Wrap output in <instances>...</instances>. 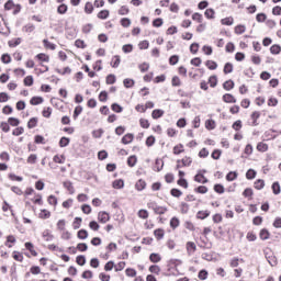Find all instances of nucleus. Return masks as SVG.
Masks as SVG:
<instances>
[{
	"label": "nucleus",
	"instance_id": "1",
	"mask_svg": "<svg viewBox=\"0 0 281 281\" xmlns=\"http://www.w3.org/2000/svg\"><path fill=\"white\" fill-rule=\"evenodd\" d=\"M147 207L149 210H153V212H155L156 214H159V215L168 212L167 207L158 205L157 202H155V201L148 202Z\"/></svg>",
	"mask_w": 281,
	"mask_h": 281
},
{
	"label": "nucleus",
	"instance_id": "2",
	"mask_svg": "<svg viewBox=\"0 0 281 281\" xmlns=\"http://www.w3.org/2000/svg\"><path fill=\"white\" fill-rule=\"evenodd\" d=\"M111 220V216L109 215V213L106 212H99L98 214V221L99 223H109V221Z\"/></svg>",
	"mask_w": 281,
	"mask_h": 281
},
{
	"label": "nucleus",
	"instance_id": "3",
	"mask_svg": "<svg viewBox=\"0 0 281 281\" xmlns=\"http://www.w3.org/2000/svg\"><path fill=\"white\" fill-rule=\"evenodd\" d=\"M186 247L188 256H192V254L196 251V244H194L193 241H188Z\"/></svg>",
	"mask_w": 281,
	"mask_h": 281
},
{
	"label": "nucleus",
	"instance_id": "4",
	"mask_svg": "<svg viewBox=\"0 0 281 281\" xmlns=\"http://www.w3.org/2000/svg\"><path fill=\"white\" fill-rule=\"evenodd\" d=\"M63 186L69 192V194H75L76 188H74V183L71 181H65Z\"/></svg>",
	"mask_w": 281,
	"mask_h": 281
},
{
	"label": "nucleus",
	"instance_id": "5",
	"mask_svg": "<svg viewBox=\"0 0 281 281\" xmlns=\"http://www.w3.org/2000/svg\"><path fill=\"white\" fill-rule=\"evenodd\" d=\"M133 139H135V136L133 134L128 133L122 137L121 144H125V145L131 144L133 142Z\"/></svg>",
	"mask_w": 281,
	"mask_h": 281
},
{
	"label": "nucleus",
	"instance_id": "6",
	"mask_svg": "<svg viewBox=\"0 0 281 281\" xmlns=\"http://www.w3.org/2000/svg\"><path fill=\"white\" fill-rule=\"evenodd\" d=\"M270 236H271V233H269V229L267 228H262L259 233V238L261 240H269Z\"/></svg>",
	"mask_w": 281,
	"mask_h": 281
},
{
	"label": "nucleus",
	"instance_id": "7",
	"mask_svg": "<svg viewBox=\"0 0 281 281\" xmlns=\"http://www.w3.org/2000/svg\"><path fill=\"white\" fill-rule=\"evenodd\" d=\"M42 236L44 240H46V243H52V240H54V235H52V232L49 229H45L42 233Z\"/></svg>",
	"mask_w": 281,
	"mask_h": 281
},
{
	"label": "nucleus",
	"instance_id": "8",
	"mask_svg": "<svg viewBox=\"0 0 281 281\" xmlns=\"http://www.w3.org/2000/svg\"><path fill=\"white\" fill-rule=\"evenodd\" d=\"M223 102H226L227 104H236V98L229 93H226L223 95Z\"/></svg>",
	"mask_w": 281,
	"mask_h": 281
},
{
	"label": "nucleus",
	"instance_id": "9",
	"mask_svg": "<svg viewBox=\"0 0 281 281\" xmlns=\"http://www.w3.org/2000/svg\"><path fill=\"white\" fill-rule=\"evenodd\" d=\"M194 181H196V183H207L210 180H207V178H205V176L203 173H198L194 176Z\"/></svg>",
	"mask_w": 281,
	"mask_h": 281
},
{
	"label": "nucleus",
	"instance_id": "10",
	"mask_svg": "<svg viewBox=\"0 0 281 281\" xmlns=\"http://www.w3.org/2000/svg\"><path fill=\"white\" fill-rule=\"evenodd\" d=\"M120 63H122L120 55H115L112 57L111 67H113V69H117V67H120Z\"/></svg>",
	"mask_w": 281,
	"mask_h": 281
},
{
	"label": "nucleus",
	"instance_id": "11",
	"mask_svg": "<svg viewBox=\"0 0 281 281\" xmlns=\"http://www.w3.org/2000/svg\"><path fill=\"white\" fill-rule=\"evenodd\" d=\"M154 170H156V172H161V170H164V160L157 158L154 165Z\"/></svg>",
	"mask_w": 281,
	"mask_h": 281
},
{
	"label": "nucleus",
	"instance_id": "12",
	"mask_svg": "<svg viewBox=\"0 0 281 281\" xmlns=\"http://www.w3.org/2000/svg\"><path fill=\"white\" fill-rule=\"evenodd\" d=\"M77 238H79V240H87V238H89V232H87V229L78 231Z\"/></svg>",
	"mask_w": 281,
	"mask_h": 281
},
{
	"label": "nucleus",
	"instance_id": "13",
	"mask_svg": "<svg viewBox=\"0 0 281 281\" xmlns=\"http://www.w3.org/2000/svg\"><path fill=\"white\" fill-rule=\"evenodd\" d=\"M266 258L271 267H276L278 265V258H276V256L273 255L269 256V254H266Z\"/></svg>",
	"mask_w": 281,
	"mask_h": 281
},
{
	"label": "nucleus",
	"instance_id": "14",
	"mask_svg": "<svg viewBox=\"0 0 281 281\" xmlns=\"http://www.w3.org/2000/svg\"><path fill=\"white\" fill-rule=\"evenodd\" d=\"M153 120H159V117H164V110L156 109L151 112Z\"/></svg>",
	"mask_w": 281,
	"mask_h": 281
},
{
	"label": "nucleus",
	"instance_id": "15",
	"mask_svg": "<svg viewBox=\"0 0 281 281\" xmlns=\"http://www.w3.org/2000/svg\"><path fill=\"white\" fill-rule=\"evenodd\" d=\"M25 248L27 249V251H30V254L34 257L38 256V252H36V250H34V244L26 241L25 243Z\"/></svg>",
	"mask_w": 281,
	"mask_h": 281
},
{
	"label": "nucleus",
	"instance_id": "16",
	"mask_svg": "<svg viewBox=\"0 0 281 281\" xmlns=\"http://www.w3.org/2000/svg\"><path fill=\"white\" fill-rule=\"evenodd\" d=\"M43 102H44L43 97H33L30 100V104H32L33 106H37V104H43Z\"/></svg>",
	"mask_w": 281,
	"mask_h": 281
},
{
	"label": "nucleus",
	"instance_id": "17",
	"mask_svg": "<svg viewBox=\"0 0 281 281\" xmlns=\"http://www.w3.org/2000/svg\"><path fill=\"white\" fill-rule=\"evenodd\" d=\"M135 189L138 191V192H142V190H146V181L139 179L136 184H135Z\"/></svg>",
	"mask_w": 281,
	"mask_h": 281
},
{
	"label": "nucleus",
	"instance_id": "18",
	"mask_svg": "<svg viewBox=\"0 0 281 281\" xmlns=\"http://www.w3.org/2000/svg\"><path fill=\"white\" fill-rule=\"evenodd\" d=\"M136 165H137V156L135 155L130 156L127 158V166H130V168H135Z\"/></svg>",
	"mask_w": 281,
	"mask_h": 281
},
{
	"label": "nucleus",
	"instance_id": "19",
	"mask_svg": "<svg viewBox=\"0 0 281 281\" xmlns=\"http://www.w3.org/2000/svg\"><path fill=\"white\" fill-rule=\"evenodd\" d=\"M71 142V139H69V137H65L63 136L60 139H59V147L60 148H67V146H69V143Z\"/></svg>",
	"mask_w": 281,
	"mask_h": 281
},
{
	"label": "nucleus",
	"instance_id": "20",
	"mask_svg": "<svg viewBox=\"0 0 281 281\" xmlns=\"http://www.w3.org/2000/svg\"><path fill=\"white\" fill-rule=\"evenodd\" d=\"M112 187L115 190H122V188H124V180H122V179L114 180L113 183H112Z\"/></svg>",
	"mask_w": 281,
	"mask_h": 281
},
{
	"label": "nucleus",
	"instance_id": "21",
	"mask_svg": "<svg viewBox=\"0 0 281 281\" xmlns=\"http://www.w3.org/2000/svg\"><path fill=\"white\" fill-rule=\"evenodd\" d=\"M76 262L77 265H79V267H85V265H87V257H85L83 255H79L76 258Z\"/></svg>",
	"mask_w": 281,
	"mask_h": 281
},
{
	"label": "nucleus",
	"instance_id": "22",
	"mask_svg": "<svg viewBox=\"0 0 281 281\" xmlns=\"http://www.w3.org/2000/svg\"><path fill=\"white\" fill-rule=\"evenodd\" d=\"M210 216V211H199L196 213V218H200V221H205Z\"/></svg>",
	"mask_w": 281,
	"mask_h": 281
},
{
	"label": "nucleus",
	"instance_id": "23",
	"mask_svg": "<svg viewBox=\"0 0 281 281\" xmlns=\"http://www.w3.org/2000/svg\"><path fill=\"white\" fill-rule=\"evenodd\" d=\"M149 260L154 263L161 262V256L157 252L150 254Z\"/></svg>",
	"mask_w": 281,
	"mask_h": 281
},
{
	"label": "nucleus",
	"instance_id": "24",
	"mask_svg": "<svg viewBox=\"0 0 281 281\" xmlns=\"http://www.w3.org/2000/svg\"><path fill=\"white\" fill-rule=\"evenodd\" d=\"M257 150L259 153H267V150H269V145H267L266 143L260 142L257 145Z\"/></svg>",
	"mask_w": 281,
	"mask_h": 281
},
{
	"label": "nucleus",
	"instance_id": "25",
	"mask_svg": "<svg viewBox=\"0 0 281 281\" xmlns=\"http://www.w3.org/2000/svg\"><path fill=\"white\" fill-rule=\"evenodd\" d=\"M37 60L41 63H49V56H47L45 53H40L36 55Z\"/></svg>",
	"mask_w": 281,
	"mask_h": 281
},
{
	"label": "nucleus",
	"instance_id": "26",
	"mask_svg": "<svg viewBox=\"0 0 281 281\" xmlns=\"http://www.w3.org/2000/svg\"><path fill=\"white\" fill-rule=\"evenodd\" d=\"M223 89H225V91H232V89H234V81L232 79L225 81L223 83Z\"/></svg>",
	"mask_w": 281,
	"mask_h": 281
},
{
	"label": "nucleus",
	"instance_id": "27",
	"mask_svg": "<svg viewBox=\"0 0 281 281\" xmlns=\"http://www.w3.org/2000/svg\"><path fill=\"white\" fill-rule=\"evenodd\" d=\"M238 179V173L236 171H229L226 175V181H236Z\"/></svg>",
	"mask_w": 281,
	"mask_h": 281
},
{
	"label": "nucleus",
	"instance_id": "28",
	"mask_svg": "<svg viewBox=\"0 0 281 281\" xmlns=\"http://www.w3.org/2000/svg\"><path fill=\"white\" fill-rule=\"evenodd\" d=\"M37 125H38V117H32L27 122V128H36Z\"/></svg>",
	"mask_w": 281,
	"mask_h": 281
},
{
	"label": "nucleus",
	"instance_id": "29",
	"mask_svg": "<svg viewBox=\"0 0 281 281\" xmlns=\"http://www.w3.org/2000/svg\"><path fill=\"white\" fill-rule=\"evenodd\" d=\"M209 85L210 87H212V89H214L216 85H218V78L216 77V75H213L209 78Z\"/></svg>",
	"mask_w": 281,
	"mask_h": 281
},
{
	"label": "nucleus",
	"instance_id": "30",
	"mask_svg": "<svg viewBox=\"0 0 281 281\" xmlns=\"http://www.w3.org/2000/svg\"><path fill=\"white\" fill-rule=\"evenodd\" d=\"M23 32H26L27 34H32V32H34V30H36V26L32 23H29L26 25L23 26Z\"/></svg>",
	"mask_w": 281,
	"mask_h": 281
},
{
	"label": "nucleus",
	"instance_id": "31",
	"mask_svg": "<svg viewBox=\"0 0 281 281\" xmlns=\"http://www.w3.org/2000/svg\"><path fill=\"white\" fill-rule=\"evenodd\" d=\"M123 85L125 89H131L132 87L135 86V80L126 78L123 80Z\"/></svg>",
	"mask_w": 281,
	"mask_h": 281
},
{
	"label": "nucleus",
	"instance_id": "32",
	"mask_svg": "<svg viewBox=\"0 0 281 281\" xmlns=\"http://www.w3.org/2000/svg\"><path fill=\"white\" fill-rule=\"evenodd\" d=\"M154 235L157 238V240H161L165 236V232L162 228H157L154 231Z\"/></svg>",
	"mask_w": 281,
	"mask_h": 281
},
{
	"label": "nucleus",
	"instance_id": "33",
	"mask_svg": "<svg viewBox=\"0 0 281 281\" xmlns=\"http://www.w3.org/2000/svg\"><path fill=\"white\" fill-rule=\"evenodd\" d=\"M258 119H260V112L255 111L251 114L252 126H258Z\"/></svg>",
	"mask_w": 281,
	"mask_h": 281
},
{
	"label": "nucleus",
	"instance_id": "34",
	"mask_svg": "<svg viewBox=\"0 0 281 281\" xmlns=\"http://www.w3.org/2000/svg\"><path fill=\"white\" fill-rule=\"evenodd\" d=\"M205 66L211 71H214V69H216L218 67V64H216V61H214V60H206Z\"/></svg>",
	"mask_w": 281,
	"mask_h": 281
},
{
	"label": "nucleus",
	"instance_id": "35",
	"mask_svg": "<svg viewBox=\"0 0 281 281\" xmlns=\"http://www.w3.org/2000/svg\"><path fill=\"white\" fill-rule=\"evenodd\" d=\"M109 10H101L99 13H98V19H101L102 21L109 19Z\"/></svg>",
	"mask_w": 281,
	"mask_h": 281
},
{
	"label": "nucleus",
	"instance_id": "36",
	"mask_svg": "<svg viewBox=\"0 0 281 281\" xmlns=\"http://www.w3.org/2000/svg\"><path fill=\"white\" fill-rule=\"evenodd\" d=\"M205 127L209 130V131H214L216 128V122H214V120H207L205 122Z\"/></svg>",
	"mask_w": 281,
	"mask_h": 281
},
{
	"label": "nucleus",
	"instance_id": "37",
	"mask_svg": "<svg viewBox=\"0 0 281 281\" xmlns=\"http://www.w3.org/2000/svg\"><path fill=\"white\" fill-rule=\"evenodd\" d=\"M116 80L117 79H116L115 75L110 74L106 76L105 82H106V85H115Z\"/></svg>",
	"mask_w": 281,
	"mask_h": 281
},
{
	"label": "nucleus",
	"instance_id": "38",
	"mask_svg": "<svg viewBox=\"0 0 281 281\" xmlns=\"http://www.w3.org/2000/svg\"><path fill=\"white\" fill-rule=\"evenodd\" d=\"M67 10H69V8H68L67 4H65V3H61V4L57 8L58 14H67Z\"/></svg>",
	"mask_w": 281,
	"mask_h": 281
},
{
	"label": "nucleus",
	"instance_id": "39",
	"mask_svg": "<svg viewBox=\"0 0 281 281\" xmlns=\"http://www.w3.org/2000/svg\"><path fill=\"white\" fill-rule=\"evenodd\" d=\"M111 109L114 111V113H122V111H124V108H122V105L119 103H112Z\"/></svg>",
	"mask_w": 281,
	"mask_h": 281
},
{
	"label": "nucleus",
	"instance_id": "40",
	"mask_svg": "<svg viewBox=\"0 0 281 281\" xmlns=\"http://www.w3.org/2000/svg\"><path fill=\"white\" fill-rule=\"evenodd\" d=\"M178 164H182V166L188 167L192 164V158L184 157L181 160H178Z\"/></svg>",
	"mask_w": 281,
	"mask_h": 281
},
{
	"label": "nucleus",
	"instance_id": "41",
	"mask_svg": "<svg viewBox=\"0 0 281 281\" xmlns=\"http://www.w3.org/2000/svg\"><path fill=\"white\" fill-rule=\"evenodd\" d=\"M81 278L83 280H91V278H93V272L91 270H86L82 272Z\"/></svg>",
	"mask_w": 281,
	"mask_h": 281
},
{
	"label": "nucleus",
	"instance_id": "42",
	"mask_svg": "<svg viewBox=\"0 0 281 281\" xmlns=\"http://www.w3.org/2000/svg\"><path fill=\"white\" fill-rule=\"evenodd\" d=\"M272 192L276 195L280 194V192H281L280 182L272 183Z\"/></svg>",
	"mask_w": 281,
	"mask_h": 281
},
{
	"label": "nucleus",
	"instance_id": "43",
	"mask_svg": "<svg viewBox=\"0 0 281 281\" xmlns=\"http://www.w3.org/2000/svg\"><path fill=\"white\" fill-rule=\"evenodd\" d=\"M281 52V47L278 44H274L270 47V54L278 55Z\"/></svg>",
	"mask_w": 281,
	"mask_h": 281
},
{
	"label": "nucleus",
	"instance_id": "44",
	"mask_svg": "<svg viewBox=\"0 0 281 281\" xmlns=\"http://www.w3.org/2000/svg\"><path fill=\"white\" fill-rule=\"evenodd\" d=\"M234 71V65L232 63H226L224 65V74H232Z\"/></svg>",
	"mask_w": 281,
	"mask_h": 281
},
{
	"label": "nucleus",
	"instance_id": "45",
	"mask_svg": "<svg viewBox=\"0 0 281 281\" xmlns=\"http://www.w3.org/2000/svg\"><path fill=\"white\" fill-rule=\"evenodd\" d=\"M86 14H93V3L87 2L85 5Z\"/></svg>",
	"mask_w": 281,
	"mask_h": 281
},
{
	"label": "nucleus",
	"instance_id": "46",
	"mask_svg": "<svg viewBox=\"0 0 281 281\" xmlns=\"http://www.w3.org/2000/svg\"><path fill=\"white\" fill-rule=\"evenodd\" d=\"M194 192H196L198 194H207V187L200 186L194 189Z\"/></svg>",
	"mask_w": 281,
	"mask_h": 281
},
{
	"label": "nucleus",
	"instance_id": "47",
	"mask_svg": "<svg viewBox=\"0 0 281 281\" xmlns=\"http://www.w3.org/2000/svg\"><path fill=\"white\" fill-rule=\"evenodd\" d=\"M32 85H34V77L32 76H26L24 78V86L25 87H32Z\"/></svg>",
	"mask_w": 281,
	"mask_h": 281
},
{
	"label": "nucleus",
	"instance_id": "48",
	"mask_svg": "<svg viewBox=\"0 0 281 281\" xmlns=\"http://www.w3.org/2000/svg\"><path fill=\"white\" fill-rule=\"evenodd\" d=\"M265 188V180L258 179L255 181V189L256 190H262Z\"/></svg>",
	"mask_w": 281,
	"mask_h": 281
},
{
	"label": "nucleus",
	"instance_id": "49",
	"mask_svg": "<svg viewBox=\"0 0 281 281\" xmlns=\"http://www.w3.org/2000/svg\"><path fill=\"white\" fill-rule=\"evenodd\" d=\"M179 225H180V221L177 217H172L170 220V227L172 229H177V227H179Z\"/></svg>",
	"mask_w": 281,
	"mask_h": 281
},
{
	"label": "nucleus",
	"instance_id": "50",
	"mask_svg": "<svg viewBox=\"0 0 281 281\" xmlns=\"http://www.w3.org/2000/svg\"><path fill=\"white\" fill-rule=\"evenodd\" d=\"M80 113H82V106L78 105L74 110V114H72L74 120H78V116L80 115Z\"/></svg>",
	"mask_w": 281,
	"mask_h": 281
},
{
	"label": "nucleus",
	"instance_id": "51",
	"mask_svg": "<svg viewBox=\"0 0 281 281\" xmlns=\"http://www.w3.org/2000/svg\"><path fill=\"white\" fill-rule=\"evenodd\" d=\"M247 27L243 24L235 26V34H245Z\"/></svg>",
	"mask_w": 281,
	"mask_h": 281
},
{
	"label": "nucleus",
	"instance_id": "52",
	"mask_svg": "<svg viewBox=\"0 0 281 281\" xmlns=\"http://www.w3.org/2000/svg\"><path fill=\"white\" fill-rule=\"evenodd\" d=\"M214 192L217 194H224L225 193V187L223 184H215L214 186Z\"/></svg>",
	"mask_w": 281,
	"mask_h": 281
},
{
	"label": "nucleus",
	"instance_id": "53",
	"mask_svg": "<svg viewBox=\"0 0 281 281\" xmlns=\"http://www.w3.org/2000/svg\"><path fill=\"white\" fill-rule=\"evenodd\" d=\"M256 175H257L256 170L249 169L246 172V179H248V180L256 179Z\"/></svg>",
	"mask_w": 281,
	"mask_h": 281
},
{
	"label": "nucleus",
	"instance_id": "54",
	"mask_svg": "<svg viewBox=\"0 0 281 281\" xmlns=\"http://www.w3.org/2000/svg\"><path fill=\"white\" fill-rule=\"evenodd\" d=\"M8 123L10 124V126H19V124H21V121H19V119L16 117H9Z\"/></svg>",
	"mask_w": 281,
	"mask_h": 281
},
{
	"label": "nucleus",
	"instance_id": "55",
	"mask_svg": "<svg viewBox=\"0 0 281 281\" xmlns=\"http://www.w3.org/2000/svg\"><path fill=\"white\" fill-rule=\"evenodd\" d=\"M172 87H181V79L178 76H173L171 79Z\"/></svg>",
	"mask_w": 281,
	"mask_h": 281
},
{
	"label": "nucleus",
	"instance_id": "56",
	"mask_svg": "<svg viewBox=\"0 0 281 281\" xmlns=\"http://www.w3.org/2000/svg\"><path fill=\"white\" fill-rule=\"evenodd\" d=\"M43 44H44V47H46V49H52V50L56 49V44H53L47 40H43Z\"/></svg>",
	"mask_w": 281,
	"mask_h": 281
},
{
	"label": "nucleus",
	"instance_id": "57",
	"mask_svg": "<svg viewBox=\"0 0 281 281\" xmlns=\"http://www.w3.org/2000/svg\"><path fill=\"white\" fill-rule=\"evenodd\" d=\"M192 19L193 21H196L198 23H203V14L201 13H193L192 14Z\"/></svg>",
	"mask_w": 281,
	"mask_h": 281
},
{
	"label": "nucleus",
	"instance_id": "58",
	"mask_svg": "<svg viewBox=\"0 0 281 281\" xmlns=\"http://www.w3.org/2000/svg\"><path fill=\"white\" fill-rule=\"evenodd\" d=\"M170 194H171V196L179 199V196H181L183 194V192H181V190H179V189H171Z\"/></svg>",
	"mask_w": 281,
	"mask_h": 281
},
{
	"label": "nucleus",
	"instance_id": "59",
	"mask_svg": "<svg viewBox=\"0 0 281 281\" xmlns=\"http://www.w3.org/2000/svg\"><path fill=\"white\" fill-rule=\"evenodd\" d=\"M199 280H207V270L202 269L198 274Z\"/></svg>",
	"mask_w": 281,
	"mask_h": 281
},
{
	"label": "nucleus",
	"instance_id": "60",
	"mask_svg": "<svg viewBox=\"0 0 281 281\" xmlns=\"http://www.w3.org/2000/svg\"><path fill=\"white\" fill-rule=\"evenodd\" d=\"M49 216H52V213L45 209L42 210L40 213V218L46 220V218H49Z\"/></svg>",
	"mask_w": 281,
	"mask_h": 281
},
{
	"label": "nucleus",
	"instance_id": "61",
	"mask_svg": "<svg viewBox=\"0 0 281 281\" xmlns=\"http://www.w3.org/2000/svg\"><path fill=\"white\" fill-rule=\"evenodd\" d=\"M18 45H21V37H18L13 41H9V47H18Z\"/></svg>",
	"mask_w": 281,
	"mask_h": 281
},
{
	"label": "nucleus",
	"instance_id": "62",
	"mask_svg": "<svg viewBox=\"0 0 281 281\" xmlns=\"http://www.w3.org/2000/svg\"><path fill=\"white\" fill-rule=\"evenodd\" d=\"M183 153V145L179 144L173 147V155H181Z\"/></svg>",
	"mask_w": 281,
	"mask_h": 281
},
{
	"label": "nucleus",
	"instance_id": "63",
	"mask_svg": "<svg viewBox=\"0 0 281 281\" xmlns=\"http://www.w3.org/2000/svg\"><path fill=\"white\" fill-rule=\"evenodd\" d=\"M121 25L122 27H131V19L128 18L121 19Z\"/></svg>",
	"mask_w": 281,
	"mask_h": 281
},
{
	"label": "nucleus",
	"instance_id": "64",
	"mask_svg": "<svg viewBox=\"0 0 281 281\" xmlns=\"http://www.w3.org/2000/svg\"><path fill=\"white\" fill-rule=\"evenodd\" d=\"M214 9H206L205 12H204V15L207 18V19H214Z\"/></svg>",
	"mask_w": 281,
	"mask_h": 281
}]
</instances>
